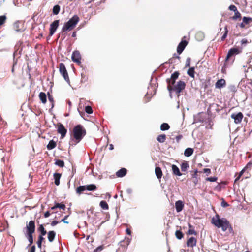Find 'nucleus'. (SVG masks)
Instances as JSON below:
<instances>
[{
	"instance_id": "obj_57",
	"label": "nucleus",
	"mask_w": 252,
	"mask_h": 252,
	"mask_svg": "<svg viewBox=\"0 0 252 252\" xmlns=\"http://www.w3.org/2000/svg\"><path fill=\"white\" fill-rule=\"evenodd\" d=\"M51 215V213L49 211H46L44 213V217L45 218H48Z\"/></svg>"
},
{
	"instance_id": "obj_41",
	"label": "nucleus",
	"mask_w": 252,
	"mask_h": 252,
	"mask_svg": "<svg viewBox=\"0 0 252 252\" xmlns=\"http://www.w3.org/2000/svg\"><path fill=\"white\" fill-rule=\"evenodd\" d=\"M195 37L196 38L198 39V40H201L203 39V38H204V35L203 34V33L201 32H198L196 35H195Z\"/></svg>"
},
{
	"instance_id": "obj_20",
	"label": "nucleus",
	"mask_w": 252,
	"mask_h": 252,
	"mask_svg": "<svg viewBox=\"0 0 252 252\" xmlns=\"http://www.w3.org/2000/svg\"><path fill=\"white\" fill-rule=\"evenodd\" d=\"M155 174L156 175L158 179H160L163 175L161 168L159 167H156L155 168Z\"/></svg>"
},
{
	"instance_id": "obj_9",
	"label": "nucleus",
	"mask_w": 252,
	"mask_h": 252,
	"mask_svg": "<svg viewBox=\"0 0 252 252\" xmlns=\"http://www.w3.org/2000/svg\"><path fill=\"white\" fill-rule=\"evenodd\" d=\"M59 20H56L50 24L49 32L50 36H52L55 33L59 25Z\"/></svg>"
},
{
	"instance_id": "obj_46",
	"label": "nucleus",
	"mask_w": 252,
	"mask_h": 252,
	"mask_svg": "<svg viewBox=\"0 0 252 252\" xmlns=\"http://www.w3.org/2000/svg\"><path fill=\"white\" fill-rule=\"evenodd\" d=\"M227 33H228V30H227V27L226 26L225 27V32L223 34V36L221 37V40L222 41H223V40H225V39L226 38V36L227 35Z\"/></svg>"
},
{
	"instance_id": "obj_28",
	"label": "nucleus",
	"mask_w": 252,
	"mask_h": 252,
	"mask_svg": "<svg viewBox=\"0 0 252 252\" xmlns=\"http://www.w3.org/2000/svg\"><path fill=\"white\" fill-rule=\"evenodd\" d=\"M166 136L165 134H163L159 135L157 137V140L160 143L164 142L166 140Z\"/></svg>"
},
{
	"instance_id": "obj_42",
	"label": "nucleus",
	"mask_w": 252,
	"mask_h": 252,
	"mask_svg": "<svg viewBox=\"0 0 252 252\" xmlns=\"http://www.w3.org/2000/svg\"><path fill=\"white\" fill-rule=\"evenodd\" d=\"M48 94L49 101L51 102L52 108H53L54 106V98H53V96L50 95L49 93H48Z\"/></svg>"
},
{
	"instance_id": "obj_34",
	"label": "nucleus",
	"mask_w": 252,
	"mask_h": 252,
	"mask_svg": "<svg viewBox=\"0 0 252 252\" xmlns=\"http://www.w3.org/2000/svg\"><path fill=\"white\" fill-rule=\"evenodd\" d=\"M175 236L178 239L180 240L183 238L184 234L181 230H176L175 232Z\"/></svg>"
},
{
	"instance_id": "obj_30",
	"label": "nucleus",
	"mask_w": 252,
	"mask_h": 252,
	"mask_svg": "<svg viewBox=\"0 0 252 252\" xmlns=\"http://www.w3.org/2000/svg\"><path fill=\"white\" fill-rule=\"evenodd\" d=\"M87 190L94 191L97 189L96 186L94 184H90L86 185Z\"/></svg>"
},
{
	"instance_id": "obj_60",
	"label": "nucleus",
	"mask_w": 252,
	"mask_h": 252,
	"mask_svg": "<svg viewBox=\"0 0 252 252\" xmlns=\"http://www.w3.org/2000/svg\"><path fill=\"white\" fill-rule=\"evenodd\" d=\"M35 249L36 248L35 245L32 246L30 249V252H35Z\"/></svg>"
},
{
	"instance_id": "obj_49",
	"label": "nucleus",
	"mask_w": 252,
	"mask_h": 252,
	"mask_svg": "<svg viewBox=\"0 0 252 252\" xmlns=\"http://www.w3.org/2000/svg\"><path fill=\"white\" fill-rule=\"evenodd\" d=\"M187 234H189V235H192V234L196 235L197 233H196V232L194 229H189L188 230V232H187Z\"/></svg>"
},
{
	"instance_id": "obj_26",
	"label": "nucleus",
	"mask_w": 252,
	"mask_h": 252,
	"mask_svg": "<svg viewBox=\"0 0 252 252\" xmlns=\"http://www.w3.org/2000/svg\"><path fill=\"white\" fill-rule=\"evenodd\" d=\"M195 68L194 67H190L187 71V74L192 78H194Z\"/></svg>"
},
{
	"instance_id": "obj_45",
	"label": "nucleus",
	"mask_w": 252,
	"mask_h": 252,
	"mask_svg": "<svg viewBox=\"0 0 252 252\" xmlns=\"http://www.w3.org/2000/svg\"><path fill=\"white\" fill-rule=\"evenodd\" d=\"M217 180V177H207L206 178V180L210 182H215Z\"/></svg>"
},
{
	"instance_id": "obj_40",
	"label": "nucleus",
	"mask_w": 252,
	"mask_h": 252,
	"mask_svg": "<svg viewBox=\"0 0 252 252\" xmlns=\"http://www.w3.org/2000/svg\"><path fill=\"white\" fill-rule=\"evenodd\" d=\"M25 236L27 237V238L28 239V240L30 243L29 245H31V244H32L33 242V234H28V235H25Z\"/></svg>"
},
{
	"instance_id": "obj_55",
	"label": "nucleus",
	"mask_w": 252,
	"mask_h": 252,
	"mask_svg": "<svg viewBox=\"0 0 252 252\" xmlns=\"http://www.w3.org/2000/svg\"><path fill=\"white\" fill-rule=\"evenodd\" d=\"M252 167V160H251L248 164L246 165V168H250L251 169Z\"/></svg>"
},
{
	"instance_id": "obj_32",
	"label": "nucleus",
	"mask_w": 252,
	"mask_h": 252,
	"mask_svg": "<svg viewBox=\"0 0 252 252\" xmlns=\"http://www.w3.org/2000/svg\"><path fill=\"white\" fill-rule=\"evenodd\" d=\"M99 205L101 208L104 210H108L109 209V206L105 201H101Z\"/></svg>"
},
{
	"instance_id": "obj_52",
	"label": "nucleus",
	"mask_w": 252,
	"mask_h": 252,
	"mask_svg": "<svg viewBox=\"0 0 252 252\" xmlns=\"http://www.w3.org/2000/svg\"><path fill=\"white\" fill-rule=\"evenodd\" d=\"M245 25H246V24L243 22H242L241 23H240V24L237 23L236 27H237L239 26L240 28L243 29V28H246Z\"/></svg>"
},
{
	"instance_id": "obj_1",
	"label": "nucleus",
	"mask_w": 252,
	"mask_h": 252,
	"mask_svg": "<svg viewBox=\"0 0 252 252\" xmlns=\"http://www.w3.org/2000/svg\"><path fill=\"white\" fill-rule=\"evenodd\" d=\"M211 222L218 228H221L223 231H225L228 229L230 233L233 232V228L229 221L225 218L220 219L218 214L213 217Z\"/></svg>"
},
{
	"instance_id": "obj_44",
	"label": "nucleus",
	"mask_w": 252,
	"mask_h": 252,
	"mask_svg": "<svg viewBox=\"0 0 252 252\" xmlns=\"http://www.w3.org/2000/svg\"><path fill=\"white\" fill-rule=\"evenodd\" d=\"M85 111L88 114H92L93 113V110L91 106H87L85 107Z\"/></svg>"
},
{
	"instance_id": "obj_23",
	"label": "nucleus",
	"mask_w": 252,
	"mask_h": 252,
	"mask_svg": "<svg viewBox=\"0 0 252 252\" xmlns=\"http://www.w3.org/2000/svg\"><path fill=\"white\" fill-rule=\"evenodd\" d=\"M37 230L40 233V235L39 236H42L43 237V236H45L47 233V231L45 229L43 224H40Z\"/></svg>"
},
{
	"instance_id": "obj_27",
	"label": "nucleus",
	"mask_w": 252,
	"mask_h": 252,
	"mask_svg": "<svg viewBox=\"0 0 252 252\" xmlns=\"http://www.w3.org/2000/svg\"><path fill=\"white\" fill-rule=\"evenodd\" d=\"M86 185L80 186L76 189V192L79 194H81L84 191L86 190Z\"/></svg>"
},
{
	"instance_id": "obj_36",
	"label": "nucleus",
	"mask_w": 252,
	"mask_h": 252,
	"mask_svg": "<svg viewBox=\"0 0 252 252\" xmlns=\"http://www.w3.org/2000/svg\"><path fill=\"white\" fill-rule=\"evenodd\" d=\"M44 240V238L42 236H38V240L37 241V244L38 248H41L42 243Z\"/></svg>"
},
{
	"instance_id": "obj_62",
	"label": "nucleus",
	"mask_w": 252,
	"mask_h": 252,
	"mask_svg": "<svg viewBox=\"0 0 252 252\" xmlns=\"http://www.w3.org/2000/svg\"><path fill=\"white\" fill-rule=\"evenodd\" d=\"M126 233L127 234L129 235L131 234V231L130 230V229L126 228Z\"/></svg>"
},
{
	"instance_id": "obj_51",
	"label": "nucleus",
	"mask_w": 252,
	"mask_h": 252,
	"mask_svg": "<svg viewBox=\"0 0 252 252\" xmlns=\"http://www.w3.org/2000/svg\"><path fill=\"white\" fill-rule=\"evenodd\" d=\"M191 59L190 58H188L186 61V67H189L190 65Z\"/></svg>"
},
{
	"instance_id": "obj_12",
	"label": "nucleus",
	"mask_w": 252,
	"mask_h": 252,
	"mask_svg": "<svg viewBox=\"0 0 252 252\" xmlns=\"http://www.w3.org/2000/svg\"><path fill=\"white\" fill-rule=\"evenodd\" d=\"M231 117L234 120V123L235 124H239L242 120L243 115L241 112H239L237 114L233 113L231 114Z\"/></svg>"
},
{
	"instance_id": "obj_18",
	"label": "nucleus",
	"mask_w": 252,
	"mask_h": 252,
	"mask_svg": "<svg viewBox=\"0 0 252 252\" xmlns=\"http://www.w3.org/2000/svg\"><path fill=\"white\" fill-rule=\"evenodd\" d=\"M127 173V170L125 168H122L116 172V175L118 177H123L125 176Z\"/></svg>"
},
{
	"instance_id": "obj_29",
	"label": "nucleus",
	"mask_w": 252,
	"mask_h": 252,
	"mask_svg": "<svg viewBox=\"0 0 252 252\" xmlns=\"http://www.w3.org/2000/svg\"><path fill=\"white\" fill-rule=\"evenodd\" d=\"M193 149L191 148H187L184 152V155L186 157H189L193 154Z\"/></svg>"
},
{
	"instance_id": "obj_38",
	"label": "nucleus",
	"mask_w": 252,
	"mask_h": 252,
	"mask_svg": "<svg viewBox=\"0 0 252 252\" xmlns=\"http://www.w3.org/2000/svg\"><path fill=\"white\" fill-rule=\"evenodd\" d=\"M243 22L246 24H249L250 22H252V18L244 17L243 18Z\"/></svg>"
},
{
	"instance_id": "obj_6",
	"label": "nucleus",
	"mask_w": 252,
	"mask_h": 252,
	"mask_svg": "<svg viewBox=\"0 0 252 252\" xmlns=\"http://www.w3.org/2000/svg\"><path fill=\"white\" fill-rule=\"evenodd\" d=\"M59 71L64 80L68 83H70V79L66 70V67L63 63H60L59 64Z\"/></svg>"
},
{
	"instance_id": "obj_53",
	"label": "nucleus",
	"mask_w": 252,
	"mask_h": 252,
	"mask_svg": "<svg viewBox=\"0 0 252 252\" xmlns=\"http://www.w3.org/2000/svg\"><path fill=\"white\" fill-rule=\"evenodd\" d=\"M183 138V136L182 135H179L176 136L175 139L177 143H179L180 140Z\"/></svg>"
},
{
	"instance_id": "obj_19",
	"label": "nucleus",
	"mask_w": 252,
	"mask_h": 252,
	"mask_svg": "<svg viewBox=\"0 0 252 252\" xmlns=\"http://www.w3.org/2000/svg\"><path fill=\"white\" fill-rule=\"evenodd\" d=\"M62 174L58 173H55L53 175L54 179V183L56 186H59L60 185V179L61 177Z\"/></svg>"
},
{
	"instance_id": "obj_14",
	"label": "nucleus",
	"mask_w": 252,
	"mask_h": 252,
	"mask_svg": "<svg viewBox=\"0 0 252 252\" xmlns=\"http://www.w3.org/2000/svg\"><path fill=\"white\" fill-rule=\"evenodd\" d=\"M188 44V42L186 40H182L178 44L177 48V52L179 54L182 53L185 47Z\"/></svg>"
},
{
	"instance_id": "obj_5",
	"label": "nucleus",
	"mask_w": 252,
	"mask_h": 252,
	"mask_svg": "<svg viewBox=\"0 0 252 252\" xmlns=\"http://www.w3.org/2000/svg\"><path fill=\"white\" fill-rule=\"evenodd\" d=\"M25 235L33 234L35 230V223L34 220H31L27 223L25 227Z\"/></svg>"
},
{
	"instance_id": "obj_3",
	"label": "nucleus",
	"mask_w": 252,
	"mask_h": 252,
	"mask_svg": "<svg viewBox=\"0 0 252 252\" xmlns=\"http://www.w3.org/2000/svg\"><path fill=\"white\" fill-rule=\"evenodd\" d=\"M79 21V17L78 15H75L66 22L62 29V32L67 31H71L73 29Z\"/></svg>"
},
{
	"instance_id": "obj_63",
	"label": "nucleus",
	"mask_w": 252,
	"mask_h": 252,
	"mask_svg": "<svg viewBox=\"0 0 252 252\" xmlns=\"http://www.w3.org/2000/svg\"><path fill=\"white\" fill-rule=\"evenodd\" d=\"M197 173H198V171L197 170H196L195 171H194V174L192 175V177L193 178H196L197 177Z\"/></svg>"
},
{
	"instance_id": "obj_24",
	"label": "nucleus",
	"mask_w": 252,
	"mask_h": 252,
	"mask_svg": "<svg viewBox=\"0 0 252 252\" xmlns=\"http://www.w3.org/2000/svg\"><path fill=\"white\" fill-rule=\"evenodd\" d=\"M39 97L41 101L43 103L45 104L47 102V96L46 94L44 92H40L39 94Z\"/></svg>"
},
{
	"instance_id": "obj_17",
	"label": "nucleus",
	"mask_w": 252,
	"mask_h": 252,
	"mask_svg": "<svg viewBox=\"0 0 252 252\" xmlns=\"http://www.w3.org/2000/svg\"><path fill=\"white\" fill-rule=\"evenodd\" d=\"M184 204L181 200H178L175 202V208L177 212H181L184 208Z\"/></svg>"
},
{
	"instance_id": "obj_4",
	"label": "nucleus",
	"mask_w": 252,
	"mask_h": 252,
	"mask_svg": "<svg viewBox=\"0 0 252 252\" xmlns=\"http://www.w3.org/2000/svg\"><path fill=\"white\" fill-rule=\"evenodd\" d=\"M180 73L178 71L174 72L170 78H167L166 81L168 83L167 89L169 91L172 90L173 86L175 83L176 80L178 78Z\"/></svg>"
},
{
	"instance_id": "obj_58",
	"label": "nucleus",
	"mask_w": 252,
	"mask_h": 252,
	"mask_svg": "<svg viewBox=\"0 0 252 252\" xmlns=\"http://www.w3.org/2000/svg\"><path fill=\"white\" fill-rule=\"evenodd\" d=\"M203 172L204 173H207L208 174L211 173V170L209 168H204L203 169Z\"/></svg>"
},
{
	"instance_id": "obj_37",
	"label": "nucleus",
	"mask_w": 252,
	"mask_h": 252,
	"mask_svg": "<svg viewBox=\"0 0 252 252\" xmlns=\"http://www.w3.org/2000/svg\"><path fill=\"white\" fill-rule=\"evenodd\" d=\"M55 165L60 167H63L64 166V162L63 160L57 159L56 160Z\"/></svg>"
},
{
	"instance_id": "obj_21",
	"label": "nucleus",
	"mask_w": 252,
	"mask_h": 252,
	"mask_svg": "<svg viewBox=\"0 0 252 252\" xmlns=\"http://www.w3.org/2000/svg\"><path fill=\"white\" fill-rule=\"evenodd\" d=\"M56 233L54 231H49L48 232V239L49 242H52L55 239Z\"/></svg>"
},
{
	"instance_id": "obj_16",
	"label": "nucleus",
	"mask_w": 252,
	"mask_h": 252,
	"mask_svg": "<svg viewBox=\"0 0 252 252\" xmlns=\"http://www.w3.org/2000/svg\"><path fill=\"white\" fill-rule=\"evenodd\" d=\"M226 85V81L224 79H220L218 80L216 84H215V87L216 88L218 89H221V88H223L225 87Z\"/></svg>"
},
{
	"instance_id": "obj_64",
	"label": "nucleus",
	"mask_w": 252,
	"mask_h": 252,
	"mask_svg": "<svg viewBox=\"0 0 252 252\" xmlns=\"http://www.w3.org/2000/svg\"><path fill=\"white\" fill-rule=\"evenodd\" d=\"M240 178H241V177H239V175H238V176L235 179V180L234 181V183H236L237 182V181H239V180L240 179Z\"/></svg>"
},
{
	"instance_id": "obj_2",
	"label": "nucleus",
	"mask_w": 252,
	"mask_h": 252,
	"mask_svg": "<svg viewBox=\"0 0 252 252\" xmlns=\"http://www.w3.org/2000/svg\"><path fill=\"white\" fill-rule=\"evenodd\" d=\"M86 134V129L81 125L75 126L72 130V135L76 143H79Z\"/></svg>"
},
{
	"instance_id": "obj_7",
	"label": "nucleus",
	"mask_w": 252,
	"mask_h": 252,
	"mask_svg": "<svg viewBox=\"0 0 252 252\" xmlns=\"http://www.w3.org/2000/svg\"><path fill=\"white\" fill-rule=\"evenodd\" d=\"M185 83L181 80L179 81L177 84L174 85L172 90L174 91L178 95L185 88Z\"/></svg>"
},
{
	"instance_id": "obj_54",
	"label": "nucleus",
	"mask_w": 252,
	"mask_h": 252,
	"mask_svg": "<svg viewBox=\"0 0 252 252\" xmlns=\"http://www.w3.org/2000/svg\"><path fill=\"white\" fill-rule=\"evenodd\" d=\"M248 169L250 170V168H246V166L239 173V177H241L242 175H243V174L244 173V171L246 170H247Z\"/></svg>"
},
{
	"instance_id": "obj_61",
	"label": "nucleus",
	"mask_w": 252,
	"mask_h": 252,
	"mask_svg": "<svg viewBox=\"0 0 252 252\" xmlns=\"http://www.w3.org/2000/svg\"><path fill=\"white\" fill-rule=\"evenodd\" d=\"M58 223H59L58 221L54 220V221H52L51 224L52 226H55L56 225H57Z\"/></svg>"
},
{
	"instance_id": "obj_56",
	"label": "nucleus",
	"mask_w": 252,
	"mask_h": 252,
	"mask_svg": "<svg viewBox=\"0 0 252 252\" xmlns=\"http://www.w3.org/2000/svg\"><path fill=\"white\" fill-rule=\"evenodd\" d=\"M221 206L223 207H226L229 206V204L224 200L221 202Z\"/></svg>"
},
{
	"instance_id": "obj_33",
	"label": "nucleus",
	"mask_w": 252,
	"mask_h": 252,
	"mask_svg": "<svg viewBox=\"0 0 252 252\" xmlns=\"http://www.w3.org/2000/svg\"><path fill=\"white\" fill-rule=\"evenodd\" d=\"M170 128V126L166 123L162 124L160 126V129L162 131L167 130Z\"/></svg>"
},
{
	"instance_id": "obj_47",
	"label": "nucleus",
	"mask_w": 252,
	"mask_h": 252,
	"mask_svg": "<svg viewBox=\"0 0 252 252\" xmlns=\"http://www.w3.org/2000/svg\"><path fill=\"white\" fill-rule=\"evenodd\" d=\"M88 77L84 73V72H82L81 73V82H85L87 80Z\"/></svg>"
},
{
	"instance_id": "obj_13",
	"label": "nucleus",
	"mask_w": 252,
	"mask_h": 252,
	"mask_svg": "<svg viewBox=\"0 0 252 252\" xmlns=\"http://www.w3.org/2000/svg\"><path fill=\"white\" fill-rule=\"evenodd\" d=\"M57 131L59 133L61 134V137L63 138L65 137L67 132V130L62 124L59 123L58 124Z\"/></svg>"
},
{
	"instance_id": "obj_25",
	"label": "nucleus",
	"mask_w": 252,
	"mask_h": 252,
	"mask_svg": "<svg viewBox=\"0 0 252 252\" xmlns=\"http://www.w3.org/2000/svg\"><path fill=\"white\" fill-rule=\"evenodd\" d=\"M56 142L53 140H51L49 141L48 144L47 146V148L48 150H51L55 148L56 147Z\"/></svg>"
},
{
	"instance_id": "obj_35",
	"label": "nucleus",
	"mask_w": 252,
	"mask_h": 252,
	"mask_svg": "<svg viewBox=\"0 0 252 252\" xmlns=\"http://www.w3.org/2000/svg\"><path fill=\"white\" fill-rule=\"evenodd\" d=\"M60 10V6L59 5H56L53 7V13L54 15H57L59 14Z\"/></svg>"
},
{
	"instance_id": "obj_48",
	"label": "nucleus",
	"mask_w": 252,
	"mask_h": 252,
	"mask_svg": "<svg viewBox=\"0 0 252 252\" xmlns=\"http://www.w3.org/2000/svg\"><path fill=\"white\" fill-rule=\"evenodd\" d=\"M104 249V246L103 245H101L97 247L95 249H94L93 252H101Z\"/></svg>"
},
{
	"instance_id": "obj_59",
	"label": "nucleus",
	"mask_w": 252,
	"mask_h": 252,
	"mask_svg": "<svg viewBox=\"0 0 252 252\" xmlns=\"http://www.w3.org/2000/svg\"><path fill=\"white\" fill-rule=\"evenodd\" d=\"M68 217V215H66V216H65L64 217V218L63 219H62V220H61V221H63V222L64 223H67V224H68V221H65V220L67 218V217Z\"/></svg>"
},
{
	"instance_id": "obj_22",
	"label": "nucleus",
	"mask_w": 252,
	"mask_h": 252,
	"mask_svg": "<svg viewBox=\"0 0 252 252\" xmlns=\"http://www.w3.org/2000/svg\"><path fill=\"white\" fill-rule=\"evenodd\" d=\"M172 170L174 175L180 176L182 175V173L180 172L179 168L176 165H172Z\"/></svg>"
},
{
	"instance_id": "obj_39",
	"label": "nucleus",
	"mask_w": 252,
	"mask_h": 252,
	"mask_svg": "<svg viewBox=\"0 0 252 252\" xmlns=\"http://www.w3.org/2000/svg\"><path fill=\"white\" fill-rule=\"evenodd\" d=\"M55 207H56V208H59L64 210L65 209V205L63 203H56L55 204Z\"/></svg>"
},
{
	"instance_id": "obj_10",
	"label": "nucleus",
	"mask_w": 252,
	"mask_h": 252,
	"mask_svg": "<svg viewBox=\"0 0 252 252\" xmlns=\"http://www.w3.org/2000/svg\"><path fill=\"white\" fill-rule=\"evenodd\" d=\"M228 9L231 11H233L235 13L234 15L231 17L232 20H236L238 18L241 17V13L238 11L237 7L235 5H230Z\"/></svg>"
},
{
	"instance_id": "obj_43",
	"label": "nucleus",
	"mask_w": 252,
	"mask_h": 252,
	"mask_svg": "<svg viewBox=\"0 0 252 252\" xmlns=\"http://www.w3.org/2000/svg\"><path fill=\"white\" fill-rule=\"evenodd\" d=\"M6 17L4 15L0 16V26L2 25L6 21Z\"/></svg>"
},
{
	"instance_id": "obj_31",
	"label": "nucleus",
	"mask_w": 252,
	"mask_h": 252,
	"mask_svg": "<svg viewBox=\"0 0 252 252\" xmlns=\"http://www.w3.org/2000/svg\"><path fill=\"white\" fill-rule=\"evenodd\" d=\"M188 168H189V165L186 161H184L182 163L181 165L182 171H186Z\"/></svg>"
},
{
	"instance_id": "obj_15",
	"label": "nucleus",
	"mask_w": 252,
	"mask_h": 252,
	"mask_svg": "<svg viewBox=\"0 0 252 252\" xmlns=\"http://www.w3.org/2000/svg\"><path fill=\"white\" fill-rule=\"evenodd\" d=\"M197 244V239L195 237H191L189 238L186 242V245L187 247L193 248L196 246Z\"/></svg>"
},
{
	"instance_id": "obj_8",
	"label": "nucleus",
	"mask_w": 252,
	"mask_h": 252,
	"mask_svg": "<svg viewBox=\"0 0 252 252\" xmlns=\"http://www.w3.org/2000/svg\"><path fill=\"white\" fill-rule=\"evenodd\" d=\"M241 52V51L236 48H231L227 55L225 61L227 62L233 56L237 55Z\"/></svg>"
},
{
	"instance_id": "obj_50",
	"label": "nucleus",
	"mask_w": 252,
	"mask_h": 252,
	"mask_svg": "<svg viewBox=\"0 0 252 252\" xmlns=\"http://www.w3.org/2000/svg\"><path fill=\"white\" fill-rule=\"evenodd\" d=\"M130 241H131V239L130 238H126L125 239V240L123 242L125 243L126 244V246H127L130 244Z\"/></svg>"
},
{
	"instance_id": "obj_11",
	"label": "nucleus",
	"mask_w": 252,
	"mask_h": 252,
	"mask_svg": "<svg viewBox=\"0 0 252 252\" xmlns=\"http://www.w3.org/2000/svg\"><path fill=\"white\" fill-rule=\"evenodd\" d=\"M71 59L73 62H75L78 64H80L81 63V57L80 52L78 51H75L73 52L71 56Z\"/></svg>"
}]
</instances>
